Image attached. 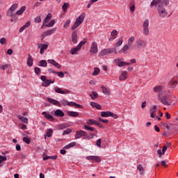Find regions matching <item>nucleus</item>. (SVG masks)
<instances>
[{"instance_id":"nucleus-33","label":"nucleus","mask_w":178,"mask_h":178,"mask_svg":"<svg viewBox=\"0 0 178 178\" xmlns=\"http://www.w3.org/2000/svg\"><path fill=\"white\" fill-rule=\"evenodd\" d=\"M56 24V20L55 19H51L49 24H45V27H54L55 24Z\"/></svg>"},{"instance_id":"nucleus-5","label":"nucleus","mask_w":178,"mask_h":178,"mask_svg":"<svg viewBox=\"0 0 178 178\" xmlns=\"http://www.w3.org/2000/svg\"><path fill=\"white\" fill-rule=\"evenodd\" d=\"M123 60H124V58H117L114 59L115 66H118V67H123L124 66H130V65H131V63H127Z\"/></svg>"},{"instance_id":"nucleus-57","label":"nucleus","mask_w":178,"mask_h":178,"mask_svg":"<svg viewBox=\"0 0 178 178\" xmlns=\"http://www.w3.org/2000/svg\"><path fill=\"white\" fill-rule=\"evenodd\" d=\"M34 70H35V74H41V69H40V67H35V69H34Z\"/></svg>"},{"instance_id":"nucleus-61","label":"nucleus","mask_w":178,"mask_h":178,"mask_svg":"<svg viewBox=\"0 0 178 178\" xmlns=\"http://www.w3.org/2000/svg\"><path fill=\"white\" fill-rule=\"evenodd\" d=\"M101 143H102V140H101V139H98V140L96 141V145H97L99 148H101Z\"/></svg>"},{"instance_id":"nucleus-9","label":"nucleus","mask_w":178,"mask_h":178,"mask_svg":"<svg viewBox=\"0 0 178 178\" xmlns=\"http://www.w3.org/2000/svg\"><path fill=\"white\" fill-rule=\"evenodd\" d=\"M54 91L55 92H57V94H70V90H69V89H63L58 86L54 87Z\"/></svg>"},{"instance_id":"nucleus-50","label":"nucleus","mask_w":178,"mask_h":178,"mask_svg":"<svg viewBox=\"0 0 178 178\" xmlns=\"http://www.w3.org/2000/svg\"><path fill=\"white\" fill-rule=\"evenodd\" d=\"M61 104L64 106H66V105H68V106H70V102H69L66 99H63L60 100Z\"/></svg>"},{"instance_id":"nucleus-1","label":"nucleus","mask_w":178,"mask_h":178,"mask_svg":"<svg viewBox=\"0 0 178 178\" xmlns=\"http://www.w3.org/2000/svg\"><path fill=\"white\" fill-rule=\"evenodd\" d=\"M170 0H153L151 3V8L156 6V9L158 12L159 17L161 19H165L169 16V13L166 10V6L169 5Z\"/></svg>"},{"instance_id":"nucleus-22","label":"nucleus","mask_w":178,"mask_h":178,"mask_svg":"<svg viewBox=\"0 0 178 178\" xmlns=\"http://www.w3.org/2000/svg\"><path fill=\"white\" fill-rule=\"evenodd\" d=\"M101 88L102 90L103 94H105V95H111V89H108V88L104 87V86H102Z\"/></svg>"},{"instance_id":"nucleus-27","label":"nucleus","mask_w":178,"mask_h":178,"mask_svg":"<svg viewBox=\"0 0 178 178\" xmlns=\"http://www.w3.org/2000/svg\"><path fill=\"white\" fill-rule=\"evenodd\" d=\"M130 49V47L125 44L121 50H120V54H127V51Z\"/></svg>"},{"instance_id":"nucleus-14","label":"nucleus","mask_w":178,"mask_h":178,"mask_svg":"<svg viewBox=\"0 0 178 178\" xmlns=\"http://www.w3.org/2000/svg\"><path fill=\"white\" fill-rule=\"evenodd\" d=\"M88 161H95V162H101L102 159L99 156H86Z\"/></svg>"},{"instance_id":"nucleus-6","label":"nucleus","mask_w":178,"mask_h":178,"mask_svg":"<svg viewBox=\"0 0 178 178\" xmlns=\"http://www.w3.org/2000/svg\"><path fill=\"white\" fill-rule=\"evenodd\" d=\"M158 99L161 102V104H163V105H165L167 106H170L172 105V102L169 100L168 95L161 97V95H159Z\"/></svg>"},{"instance_id":"nucleus-38","label":"nucleus","mask_w":178,"mask_h":178,"mask_svg":"<svg viewBox=\"0 0 178 178\" xmlns=\"http://www.w3.org/2000/svg\"><path fill=\"white\" fill-rule=\"evenodd\" d=\"M51 17H52V15H51V13H49V14L47 15V17H46V18L44 19V20L43 21L44 24H47V23H48V22H49V20H51Z\"/></svg>"},{"instance_id":"nucleus-23","label":"nucleus","mask_w":178,"mask_h":178,"mask_svg":"<svg viewBox=\"0 0 178 178\" xmlns=\"http://www.w3.org/2000/svg\"><path fill=\"white\" fill-rule=\"evenodd\" d=\"M33 56H31V54H28V59H27V65L28 66H29L30 67H31V66H33Z\"/></svg>"},{"instance_id":"nucleus-41","label":"nucleus","mask_w":178,"mask_h":178,"mask_svg":"<svg viewBox=\"0 0 178 178\" xmlns=\"http://www.w3.org/2000/svg\"><path fill=\"white\" fill-rule=\"evenodd\" d=\"M68 115L72 118H77V116H79V113L74 111H68Z\"/></svg>"},{"instance_id":"nucleus-24","label":"nucleus","mask_w":178,"mask_h":178,"mask_svg":"<svg viewBox=\"0 0 178 178\" xmlns=\"http://www.w3.org/2000/svg\"><path fill=\"white\" fill-rule=\"evenodd\" d=\"M90 106H92V108H96V109H98L99 111H101L102 109V107L99 104L95 103L94 102H90Z\"/></svg>"},{"instance_id":"nucleus-52","label":"nucleus","mask_w":178,"mask_h":178,"mask_svg":"<svg viewBox=\"0 0 178 178\" xmlns=\"http://www.w3.org/2000/svg\"><path fill=\"white\" fill-rule=\"evenodd\" d=\"M56 74H57L58 77H60V79L65 77V73H63V72H56Z\"/></svg>"},{"instance_id":"nucleus-19","label":"nucleus","mask_w":178,"mask_h":178,"mask_svg":"<svg viewBox=\"0 0 178 178\" xmlns=\"http://www.w3.org/2000/svg\"><path fill=\"white\" fill-rule=\"evenodd\" d=\"M127 79V71H122L121 75L119 77L120 81H124Z\"/></svg>"},{"instance_id":"nucleus-25","label":"nucleus","mask_w":178,"mask_h":178,"mask_svg":"<svg viewBox=\"0 0 178 178\" xmlns=\"http://www.w3.org/2000/svg\"><path fill=\"white\" fill-rule=\"evenodd\" d=\"M17 118L21 120V122H22L23 123H25L26 124H27L29 123V118H24L22 115H17Z\"/></svg>"},{"instance_id":"nucleus-2","label":"nucleus","mask_w":178,"mask_h":178,"mask_svg":"<svg viewBox=\"0 0 178 178\" xmlns=\"http://www.w3.org/2000/svg\"><path fill=\"white\" fill-rule=\"evenodd\" d=\"M109 54H115L116 55L118 54V50L115 48L104 49L99 53L98 56H106Z\"/></svg>"},{"instance_id":"nucleus-45","label":"nucleus","mask_w":178,"mask_h":178,"mask_svg":"<svg viewBox=\"0 0 178 178\" xmlns=\"http://www.w3.org/2000/svg\"><path fill=\"white\" fill-rule=\"evenodd\" d=\"M111 37H114V38H113V40H115L116 38V37H118V31L113 30L111 32Z\"/></svg>"},{"instance_id":"nucleus-21","label":"nucleus","mask_w":178,"mask_h":178,"mask_svg":"<svg viewBox=\"0 0 178 178\" xmlns=\"http://www.w3.org/2000/svg\"><path fill=\"white\" fill-rule=\"evenodd\" d=\"M54 83H55V81H51L49 79H46L45 81H44L42 83V87H48V86H49V84H54Z\"/></svg>"},{"instance_id":"nucleus-8","label":"nucleus","mask_w":178,"mask_h":178,"mask_svg":"<svg viewBox=\"0 0 178 178\" xmlns=\"http://www.w3.org/2000/svg\"><path fill=\"white\" fill-rule=\"evenodd\" d=\"M101 116L102 118H109V116H111V118H113V119H118V115L111 111H102L101 113Z\"/></svg>"},{"instance_id":"nucleus-16","label":"nucleus","mask_w":178,"mask_h":178,"mask_svg":"<svg viewBox=\"0 0 178 178\" xmlns=\"http://www.w3.org/2000/svg\"><path fill=\"white\" fill-rule=\"evenodd\" d=\"M47 101H48V102H49L50 104H52L53 105H56V106H62V105L60 104V103L58 101V100H56V99H51V98H50V97H48L47 98Z\"/></svg>"},{"instance_id":"nucleus-51","label":"nucleus","mask_w":178,"mask_h":178,"mask_svg":"<svg viewBox=\"0 0 178 178\" xmlns=\"http://www.w3.org/2000/svg\"><path fill=\"white\" fill-rule=\"evenodd\" d=\"M17 6H18L17 3H14V4H13V5L10 6V9L13 12H15V11L17 9Z\"/></svg>"},{"instance_id":"nucleus-47","label":"nucleus","mask_w":178,"mask_h":178,"mask_svg":"<svg viewBox=\"0 0 178 178\" xmlns=\"http://www.w3.org/2000/svg\"><path fill=\"white\" fill-rule=\"evenodd\" d=\"M99 68L95 67L94 72H92V76H98L99 74Z\"/></svg>"},{"instance_id":"nucleus-49","label":"nucleus","mask_w":178,"mask_h":178,"mask_svg":"<svg viewBox=\"0 0 178 178\" xmlns=\"http://www.w3.org/2000/svg\"><path fill=\"white\" fill-rule=\"evenodd\" d=\"M6 15L9 17H13V11L10 8H9L6 13Z\"/></svg>"},{"instance_id":"nucleus-54","label":"nucleus","mask_w":178,"mask_h":178,"mask_svg":"<svg viewBox=\"0 0 178 178\" xmlns=\"http://www.w3.org/2000/svg\"><path fill=\"white\" fill-rule=\"evenodd\" d=\"M67 8H69V3H65L63 6H62V8H63V10L64 12H66V10H67Z\"/></svg>"},{"instance_id":"nucleus-59","label":"nucleus","mask_w":178,"mask_h":178,"mask_svg":"<svg viewBox=\"0 0 178 178\" xmlns=\"http://www.w3.org/2000/svg\"><path fill=\"white\" fill-rule=\"evenodd\" d=\"M0 44H1V45H4L5 44H6V38H1L0 39Z\"/></svg>"},{"instance_id":"nucleus-35","label":"nucleus","mask_w":178,"mask_h":178,"mask_svg":"<svg viewBox=\"0 0 178 178\" xmlns=\"http://www.w3.org/2000/svg\"><path fill=\"white\" fill-rule=\"evenodd\" d=\"M170 126H171V130H174L175 131H177L178 130V124L177 123H170Z\"/></svg>"},{"instance_id":"nucleus-34","label":"nucleus","mask_w":178,"mask_h":178,"mask_svg":"<svg viewBox=\"0 0 178 178\" xmlns=\"http://www.w3.org/2000/svg\"><path fill=\"white\" fill-rule=\"evenodd\" d=\"M47 65H48V63L45 60H41L39 62L38 66L41 67H47Z\"/></svg>"},{"instance_id":"nucleus-4","label":"nucleus","mask_w":178,"mask_h":178,"mask_svg":"<svg viewBox=\"0 0 178 178\" xmlns=\"http://www.w3.org/2000/svg\"><path fill=\"white\" fill-rule=\"evenodd\" d=\"M86 18V14L85 13H82L75 21V22L74 23L73 26H72V30H76V29H77V27H79V26H80L81 24V23H83V22H84V19Z\"/></svg>"},{"instance_id":"nucleus-11","label":"nucleus","mask_w":178,"mask_h":178,"mask_svg":"<svg viewBox=\"0 0 178 178\" xmlns=\"http://www.w3.org/2000/svg\"><path fill=\"white\" fill-rule=\"evenodd\" d=\"M86 134H87V132L86 131H83V130H79L76 131V134H75V140H79V138H81V137H85Z\"/></svg>"},{"instance_id":"nucleus-17","label":"nucleus","mask_w":178,"mask_h":178,"mask_svg":"<svg viewBox=\"0 0 178 178\" xmlns=\"http://www.w3.org/2000/svg\"><path fill=\"white\" fill-rule=\"evenodd\" d=\"M136 41V38L134 36H131L128 40L127 45L129 47L131 48L133 47V44H134V42Z\"/></svg>"},{"instance_id":"nucleus-43","label":"nucleus","mask_w":178,"mask_h":178,"mask_svg":"<svg viewBox=\"0 0 178 178\" xmlns=\"http://www.w3.org/2000/svg\"><path fill=\"white\" fill-rule=\"evenodd\" d=\"M70 19H67L63 25L64 29H69V26H70Z\"/></svg>"},{"instance_id":"nucleus-56","label":"nucleus","mask_w":178,"mask_h":178,"mask_svg":"<svg viewBox=\"0 0 178 178\" xmlns=\"http://www.w3.org/2000/svg\"><path fill=\"white\" fill-rule=\"evenodd\" d=\"M72 133V129H67L63 132V136H67V134H70Z\"/></svg>"},{"instance_id":"nucleus-31","label":"nucleus","mask_w":178,"mask_h":178,"mask_svg":"<svg viewBox=\"0 0 178 178\" xmlns=\"http://www.w3.org/2000/svg\"><path fill=\"white\" fill-rule=\"evenodd\" d=\"M26 10V6H22L19 10H18L16 12V15H17L18 16H20L21 15H23V13Z\"/></svg>"},{"instance_id":"nucleus-29","label":"nucleus","mask_w":178,"mask_h":178,"mask_svg":"<svg viewBox=\"0 0 178 178\" xmlns=\"http://www.w3.org/2000/svg\"><path fill=\"white\" fill-rule=\"evenodd\" d=\"M48 159H53L54 161H56V159H58V156H46L43 158V161H48Z\"/></svg>"},{"instance_id":"nucleus-60","label":"nucleus","mask_w":178,"mask_h":178,"mask_svg":"<svg viewBox=\"0 0 178 178\" xmlns=\"http://www.w3.org/2000/svg\"><path fill=\"white\" fill-rule=\"evenodd\" d=\"M22 140L24 141V143H26V144H30L31 143V140L27 137L23 138Z\"/></svg>"},{"instance_id":"nucleus-28","label":"nucleus","mask_w":178,"mask_h":178,"mask_svg":"<svg viewBox=\"0 0 178 178\" xmlns=\"http://www.w3.org/2000/svg\"><path fill=\"white\" fill-rule=\"evenodd\" d=\"M70 106H74L75 108H77L78 109H83V106L76 104L74 102H70Z\"/></svg>"},{"instance_id":"nucleus-62","label":"nucleus","mask_w":178,"mask_h":178,"mask_svg":"<svg viewBox=\"0 0 178 178\" xmlns=\"http://www.w3.org/2000/svg\"><path fill=\"white\" fill-rule=\"evenodd\" d=\"M35 23H41V17L38 16L35 18Z\"/></svg>"},{"instance_id":"nucleus-53","label":"nucleus","mask_w":178,"mask_h":178,"mask_svg":"<svg viewBox=\"0 0 178 178\" xmlns=\"http://www.w3.org/2000/svg\"><path fill=\"white\" fill-rule=\"evenodd\" d=\"M52 133H54V131L52 130V129H49L47 131V137H52Z\"/></svg>"},{"instance_id":"nucleus-44","label":"nucleus","mask_w":178,"mask_h":178,"mask_svg":"<svg viewBox=\"0 0 178 178\" xmlns=\"http://www.w3.org/2000/svg\"><path fill=\"white\" fill-rule=\"evenodd\" d=\"M85 130H89L90 131H95V128L88 125L84 126Z\"/></svg>"},{"instance_id":"nucleus-18","label":"nucleus","mask_w":178,"mask_h":178,"mask_svg":"<svg viewBox=\"0 0 178 178\" xmlns=\"http://www.w3.org/2000/svg\"><path fill=\"white\" fill-rule=\"evenodd\" d=\"M78 35L77 31H74L72 33V41L73 44H77Z\"/></svg>"},{"instance_id":"nucleus-15","label":"nucleus","mask_w":178,"mask_h":178,"mask_svg":"<svg viewBox=\"0 0 178 178\" xmlns=\"http://www.w3.org/2000/svg\"><path fill=\"white\" fill-rule=\"evenodd\" d=\"M39 49H40V54L42 55L46 49H48V44H38Z\"/></svg>"},{"instance_id":"nucleus-39","label":"nucleus","mask_w":178,"mask_h":178,"mask_svg":"<svg viewBox=\"0 0 178 178\" xmlns=\"http://www.w3.org/2000/svg\"><path fill=\"white\" fill-rule=\"evenodd\" d=\"M97 121H96V120L89 119V120L86 122V124H87L88 126H92V124H97Z\"/></svg>"},{"instance_id":"nucleus-42","label":"nucleus","mask_w":178,"mask_h":178,"mask_svg":"<svg viewBox=\"0 0 178 178\" xmlns=\"http://www.w3.org/2000/svg\"><path fill=\"white\" fill-rule=\"evenodd\" d=\"M90 97H91V99H95L98 97V93L95 91H92V94L90 95Z\"/></svg>"},{"instance_id":"nucleus-63","label":"nucleus","mask_w":178,"mask_h":178,"mask_svg":"<svg viewBox=\"0 0 178 178\" xmlns=\"http://www.w3.org/2000/svg\"><path fill=\"white\" fill-rule=\"evenodd\" d=\"M31 26V22L29 21L23 26L25 29H29V26Z\"/></svg>"},{"instance_id":"nucleus-40","label":"nucleus","mask_w":178,"mask_h":178,"mask_svg":"<svg viewBox=\"0 0 178 178\" xmlns=\"http://www.w3.org/2000/svg\"><path fill=\"white\" fill-rule=\"evenodd\" d=\"M80 49H79L77 46L76 47L71 49V54L76 55V54H77V51H80Z\"/></svg>"},{"instance_id":"nucleus-12","label":"nucleus","mask_w":178,"mask_h":178,"mask_svg":"<svg viewBox=\"0 0 178 178\" xmlns=\"http://www.w3.org/2000/svg\"><path fill=\"white\" fill-rule=\"evenodd\" d=\"M56 31V28H53L50 30L45 31L42 34V38H45V37H48V35H51V34H54Z\"/></svg>"},{"instance_id":"nucleus-48","label":"nucleus","mask_w":178,"mask_h":178,"mask_svg":"<svg viewBox=\"0 0 178 178\" xmlns=\"http://www.w3.org/2000/svg\"><path fill=\"white\" fill-rule=\"evenodd\" d=\"M6 156H1L0 155V168H2V163L4 161H6Z\"/></svg>"},{"instance_id":"nucleus-32","label":"nucleus","mask_w":178,"mask_h":178,"mask_svg":"<svg viewBox=\"0 0 178 178\" xmlns=\"http://www.w3.org/2000/svg\"><path fill=\"white\" fill-rule=\"evenodd\" d=\"M76 145V142H72L71 143L65 145L63 147V149H69L70 148H73V147H75Z\"/></svg>"},{"instance_id":"nucleus-36","label":"nucleus","mask_w":178,"mask_h":178,"mask_svg":"<svg viewBox=\"0 0 178 178\" xmlns=\"http://www.w3.org/2000/svg\"><path fill=\"white\" fill-rule=\"evenodd\" d=\"M163 88V86H156L153 88V90L154 92H161L162 91V89Z\"/></svg>"},{"instance_id":"nucleus-55","label":"nucleus","mask_w":178,"mask_h":178,"mask_svg":"<svg viewBox=\"0 0 178 178\" xmlns=\"http://www.w3.org/2000/svg\"><path fill=\"white\" fill-rule=\"evenodd\" d=\"M86 42H87V40L81 41V42H79V44L77 45L78 48H79V49H81V47H83V45H84Z\"/></svg>"},{"instance_id":"nucleus-58","label":"nucleus","mask_w":178,"mask_h":178,"mask_svg":"<svg viewBox=\"0 0 178 178\" xmlns=\"http://www.w3.org/2000/svg\"><path fill=\"white\" fill-rule=\"evenodd\" d=\"M137 169L139 170L140 174H142L143 172H144V167H143V165H138Z\"/></svg>"},{"instance_id":"nucleus-37","label":"nucleus","mask_w":178,"mask_h":178,"mask_svg":"<svg viewBox=\"0 0 178 178\" xmlns=\"http://www.w3.org/2000/svg\"><path fill=\"white\" fill-rule=\"evenodd\" d=\"M94 138V134H87V133L85 134V136L83 138V140H92Z\"/></svg>"},{"instance_id":"nucleus-10","label":"nucleus","mask_w":178,"mask_h":178,"mask_svg":"<svg viewBox=\"0 0 178 178\" xmlns=\"http://www.w3.org/2000/svg\"><path fill=\"white\" fill-rule=\"evenodd\" d=\"M90 54H97L98 52V44L96 42H92L90 49Z\"/></svg>"},{"instance_id":"nucleus-3","label":"nucleus","mask_w":178,"mask_h":178,"mask_svg":"<svg viewBox=\"0 0 178 178\" xmlns=\"http://www.w3.org/2000/svg\"><path fill=\"white\" fill-rule=\"evenodd\" d=\"M142 27L143 35H145V37H148V35H149V20H148L147 19H145L143 23Z\"/></svg>"},{"instance_id":"nucleus-46","label":"nucleus","mask_w":178,"mask_h":178,"mask_svg":"<svg viewBox=\"0 0 178 178\" xmlns=\"http://www.w3.org/2000/svg\"><path fill=\"white\" fill-rule=\"evenodd\" d=\"M66 129V125L65 124H60L57 126V130H64Z\"/></svg>"},{"instance_id":"nucleus-13","label":"nucleus","mask_w":178,"mask_h":178,"mask_svg":"<svg viewBox=\"0 0 178 178\" xmlns=\"http://www.w3.org/2000/svg\"><path fill=\"white\" fill-rule=\"evenodd\" d=\"M177 83H178L177 80H176V79H175V78H172L168 82V86L169 88H176Z\"/></svg>"},{"instance_id":"nucleus-64","label":"nucleus","mask_w":178,"mask_h":178,"mask_svg":"<svg viewBox=\"0 0 178 178\" xmlns=\"http://www.w3.org/2000/svg\"><path fill=\"white\" fill-rule=\"evenodd\" d=\"M53 66H55V67H57V69H60L62 67V65L58 63V62L55 61Z\"/></svg>"},{"instance_id":"nucleus-30","label":"nucleus","mask_w":178,"mask_h":178,"mask_svg":"<svg viewBox=\"0 0 178 178\" xmlns=\"http://www.w3.org/2000/svg\"><path fill=\"white\" fill-rule=\"evenodd\" d=\"M122 44H123V37L122 36H121L119 39H118V42L115 43V47H116V48H118V47H120L121 45H122Z\"/></svg>"},{"instance_id":"nucleus-7","label":"nucleus","mask_w":178,"mask_h":178,"mask_svg":"<svg viewBox=\"0 0 178 178\" xmlns=\"http://www.w3.org/2000/svg\"><path fill=\"white\" fill-rule=\"evenodd\" d=\"M135 45L138 49H143V48L147 47V42L141 39V38H139L136 39Z\"/></svg>"},{"instance_id":"nucleus-20","label":"nucleus","mask_w":178,"mask_h":178,"mask_svg":"<svg viewBox=\"0 0 178 178\" xmlns=\"http://www.w3.org/2000/svg\"><path fill=\"white\" fill-rule=\"evenodd\" d=\"M42 115H44V118L47 119L48 120H50L51 122H54L55 120V118L54 116H52L50 114L47 113V112L44 111L42 113Z\"/></svg>"},{"instance_id":"nucleus-26","label":"nucleus","mask_w":178,"mask_h":178,"mask_svg":"<svg viewBox=\"0 0 178 178\" xmlns=\"http://www.w3.org/2000/svg\"><path fill=\"white\" fill-rule=\"evenodd\" d=\"M54 115H56V116H59L60 118H63V116H65V113H63L62 110L57 109L55 111Z\"/></svg>"}]
</instances>
